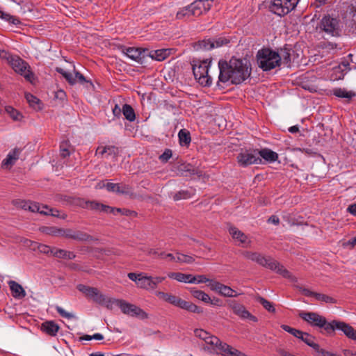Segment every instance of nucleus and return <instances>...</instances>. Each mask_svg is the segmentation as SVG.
<instances>
[{"label":"nucleus","mask_w":356,"mask_h":356,"mask_svg":"<svg viewBox=\"0 0 356 356\" xmlns=\"http://www.w3.org/2000/svg\"><path fill=\"white\" fill-rule=\"evenodd\" d=\"M219 76L217 86L224 88L225 84H240L251 74V67L246 60L232 57L229 61L220 59L218 61Z\"/></svg>","instance_id":"1"},{"label":"nucleus","mask_w":356,"mask_h":356,"mask_svg":"<svg viewBox=\"0 0 356 356\" xmlns=\"http://www.w3.org/2000/svg\"><path fill=\"white\" fill-rule=\"evenodd\" d=\"M258 66L267 72L280 66L279 53L270 48H262L257 53Z\"/></svg>","instance_id":"2"},{"label":"nucleus","mask_w":356,"mask_h":356,"mask_svg":"<svg viewBox=\"0 0 356 356\" xmlns=\"http://www.w3.org/2000/svg\"><path fill=\"white\" fill-rule=\"evenodd\" d=\"M319 29L328 36L338 38L341 35L342 24L337 16L325 14L320 21Z\"/></svg>","instance_id":"3"},{"label":"nucleus","mask_w":356,"mask_h":356,"mask_svg":"<svg viewBox=\"0 0 356 356\" xmlns=\"http://www.w3.org/2000/svg\"><path fill=\"white\" fill-rule=\"evenodd\" d=\"M299 316L312 326L323 328L327 334H331L334 332L332 321L330 323L327 322L324 316L316 312H302L299 314Z\"/></svg>","instance_id":"4"},{"label":"nucleus","mask_w":356,"mask_h":356,"mask_svg":"<svg viewBox=\"0 0 356 356\" xmlns=\"http://www.w3.org/2000/svg\"><path fill=\"white\" fill-rule=\"evenodd\" d=\"M110 302L111 309H112L113 306H116L119 307L124 314L133 317H137L142 320L147 319L148 318V314L143 309L135 305L129 303L124 300L114 298L111 300Z\"/></svg>","instance_id":"5"},{"label":"nucleus","mask_w":356,"mask_h":356,"mask_svg":"<svg viewBox=\"0 0 356 356\" xmlns=\"http://www.w3.org/2000/svg\"><path fill=\"white\" fill-rule=\"evenodd\" d=\"M211 60H204L202 61H194L192 64V69L194 76L198 83L204 86H209L212 80L208 74Z\"/></svg>","instance_id":"6"},{"label":"nucleus","mask_w":356,"mask_h":356,"mask_svg":"<svg viewBox=\"0 0 356 356\" xmlns=\"http://www.w3.org/2000/svg\"><path fill=\"white\" fill-rule=\"evenodd\" d=\"M299 0H273L270 6L272 12L283 16L295 9Z\"/></svg>","instance_id":"7"},{"label":"nucleus","mask_w":356,"mask_h":356,"mask_svg":"<svg viewBox=\"0 0 356 356\" xmlns=\"http://www.w3.org/2000/svg\"><path fill=\"white\" fill-rule=\"evenodd\" d=\"M120 49L128 58L138 63V64L143 65L146 63L148 53L147 49L140 47H127L125 46H121Z\"/></svg>","instance_id":"8"},{"label":"nucleus","mask_w":356,"mask_h":356,"mask_svg":"<svg viewBox=\"0 0 356 356\" xmlns=\"http://www.w3.org/2000/svg\"><path fill=\"white\" fill-rule=\"evenodd\" d=\"M243 256L245 258L254 261L259 265L269 269H275L276 268V265H277V261L270 257H266L257 252L245 251L243 252Z\"/></svg>","instance_id":"9"},{"label":"nucleus","mask_w":356,"mask_h":356,"mask_svg":"<svg viewBox=\"0 0 356 356\" xmlns=\"http://www.w3.org/2000/svg\"><path fill=\"white\" fill-rule=\"evenodd\" d=\"M11 66L15 72L23 76L26 81L33 83L35 75L31 70L29 65L25 60L17 56L15 60H13Z\"/></svg>","instance_id":"10"},{"label":"nucleus","mask_w":356,"mask_h":356,"mask_svg":"<svg viewBox=\"0 0 356 356\" xmlns=\"http://www.w3.org/2000/svg\"><path fill=\"white\" fill-rule=\"evenodd\" d=\"M237 161L240 166L246 167L252 164L261 163V159L258 156L257 149H244L237 155Z\"/></svg>","instance_id":"11"},{"label":"nucleus","mask_w":356,"mask_h":356,"mask_svg":"<svg viewBox=\"0 0 356 356\" xmlns=\"http://www.w3.org/2000/svg\"><path fill=\"white\" fill-rule=\"evenodd\" d=\"M63 237L78 242H89L95 240L92 236L83 231L70 228H63Z\"/></svg>","instance_id":"12"},{"label":"nucleus","mask_w":356,"mask_h":356,"mask_svg":"<svg viewBox=\"0 0 356 356\" xmlns=\"http://www.w3.org/2000/svg\"><path fill=\"white\" fill-rule=\"evenodd\" d=\"M228 307L232 310L233 313L243 319H249L252 321L257 322V318L250 314L245 307L237 302L234 300H229L227 301Z\"/></svg>","instance_id":"13"},{"label":"nucleus","mask_w":356,"mask_h":356,"mask_svg":"<svg viewBox=\"0 0 356 356\" xmlns=\"http://www.w3.org/2000/svg\"><path fill=\"white\" fill-rule=\"evenodd\" d=\"M213 0H195L189 5L192 8V15L198 17L209 11L212 6Z\"/></svg>","instance_id":"14"},{"label":"nucleus","mask_w":356,"mask_h":356,"mask_svg":"<svg viewBox=\"0 0 356 356\" xmlns=\"http://www.w3.org/2000/svg\"><path fill=\"white\" fill-rule=\"evenodd\" d=\"M211 290L218 293L220 296L227 298L237 297V293L231 287L225 285L219 282H210V284H207Z\"/></svg>","instance_id":"15"},{"label":"nucleus","mask_w":356,"mask_h":356,"mask_svg":"<svg viewBox=\"0 0 356 356\" xmlns=\"http://www.w3.org/2000/svg\"><path fill=\"white\" fill-rule=\"evenodd\" d=\"M229 42V41L225 38H218L213 41L210 40H204L199 41L197 44H195L194 47L196 50H211L215 47H222V45L227 44Z\"/></svg>","instance_id":"16"},{"label":"nucleus","mask_w":356,"mask_h":356,"mask_svg":"<svg viewBox=\"0 0 356 356\" xmlns=\"http://www.w3.org/2000/svg\"><path fill=\"white\" fill-rule=\"evenodd\" d=\"M332 326L334 327V331L335 330H341L349 339L356 340V330L350 325L343 322L333 321Z\"/></svg>","instance_id":"17"},{"label":"nucleus","mask_w":356,"mask_h":356,"mask_svg":"<svg viewBox=\"0 0 356 356\" xmlns=\"http://www.w3.org/2000/svg\"><path fill=\"white\" fill-rule=\"evenodd\" d=\"M12 296L15 299H22L26 296V293L21 284L14 280L8 282Z\"/></svg>","instance_id":"18"},{"label":"nucleus","mask_w":356,"mask_h":356,"mask_svg":"<svg viewBox=\"0 0 356 356\" xmlns=\"http://www.w3.org/2000/svg\"><path fill=\"white\" fill-rule=\"evenodd\" d=\"M229 233L234 240L238 241L240 244H243L244 246H248L250 243L248 236L236 227H230L229 228Z\"/></svg>","instance_id":"19"},{"label":"nucleus","mask_w":356,"mask_h":356,"mask_svg":"<svg viewBox=\"0 0 356 356\" xmlns=\"http://www.w3.org/2000/svg\"><path fill=\"white\" fill-rule=\"evenodd\" d=\"M20 154L19 149H14L8 153L6 159L2 161L1 167L3 168H10L13 166L15 161L19 159Z\"/></svg>","instance_id":"20"},{"label":"nucleus","mask_w":356,"mask_h":356,"mask_svg":"<svg viewBox=\"0 0 356 356\" xmlns=\"http://www.w3.org/2000/svg\"><path fill=\"white\" fill-rule=\"evenodd\" d=\"M318 47L323 51V52L327 54H334L342 48L341 44L330 41L321 42Z\"/></svg>","instance_id":"21"},{"label":"nucleus","mask_w":356,"mask_h":356,"mask_svg":"<svg viewBox=\"0 0 356 356\" xmlns=\"http://www.w3.org/2000/svg\"><path fill=\"white\" fill-rule=\"evenodd\" d=\"M168 276L173 280L184 283H195V278L191 274L181 273H170Z\"/></svg>","instance_id":"22"},{"label":"nucleus","mask_w":356,"mask_h":356,"mask_svg":"<svg viewBox=\"0 0 356 356\" xmlns=\"http://www.w3.org/2000/svg\"><path fill=\"white\" fill-rule=\"evenodd\" d=\"M258 156L263 158L265 161L272 163L275 162L278 159V154L273 150L264 148L260 150L257 149Z\"/></svg>","instance_id":"23"},{"label":"nucleus","mask_w":356,"mask_h":356,"mask_svg":"<svg viewBox=\"0 0 356 356\" xmlns=\"http://www.w3.org/2000/svg\"><path fill=\"white\" fill-rule=\"evenodd\" d=\"M41 330L46 334L54 337L59 330V326L52 321L44 322L41 325Z\"/></svg>","instance_id":"24"},{"label":"nucleus","mask_w":356,"mask_h":356,"mask_svg":"<svg viewBox=\"0 0 356 356\" xmlns=\"http://www.w3.org/2000/svg\"><path fill=\"white\" fill-rule=\"evenodd\" d=\"M291 49L287 44L284 48L280 49V52H278L279 56H280V65L284 64L286 67L291 65Z\"/></svg>","instance_id":"25"},{"label":"nucleus","mask_w":356,"mask_h":356,"mask_svg":"<svg viewBox=\"0 0 356 356\" xmlns=\"http://www.w3.org/2000/svg\"><path fill=\"white\" fill-rule=\"evenodd\" d=\"M195 190L192 188L183 189L175 193L172 195V198L175 201L189 199L195 195Z\"/></svg>","instance_id":"26"},{"label":"nucleus","mask_w":356,"mask_h":356,"mask_svg":"<svg viewBox=\"0 0 356 356\" xmlns=\"http://www.w3.org/2000/svg\"><path fill=\"white\" fill-rule=\"evenodd\" d=\"M169 55V49H161L149 51L148 50L147 58L149 57L152 60L162 61L165 60Z\"/></svg>","instance_id":"27"},{"label":"nucleus","mask_w":356,"mask_h":356,"mask_svg":"<svg viewBox=\"0 0 356 356\" xmlns=\"http://www.w3.org/2000/svg\"><path fill=\"white\" fill-rule=\"evenodd\" d=\"M138 287L148 291L155 289V283L153 282L152 276L143 273V276L140 277V281L138 282Z\"/></svg>","instance_id":"28"},{"label":"nucleus","mask_w":356,"mask_h":356,"mask_svg":"<svg viewBox=\"0 0 356 356\" xmlns=\"http://www.w3.org/2000/svg\"><path fill=\"white\" fill-rule=\"evenodd\" d=\"M206 343L213 346V350L218 353L220 354L222 347L225 343H222L218 337L212 335H209L207 340Z\"/></svg>","instance_id":"29"},{"label":"nucleus","mask_w":356,"mask_h":356,"mask_svg":"<svg viewBox=\"0 0 356 356\" xmlns=\"http://www.w3.org/2000/svg\"><path fill=\"white\" fill-rule=\"evenodd\" d=\"M332 94L339 98L346 99L348 102L356 96V94L353 91H348L345 88H334L332 90Z\"/></svg>","instance_id":"30"},{"label":"nucleus","mask_w":356,"mask_h":356,"mask_svg":"<svg viewBox=\"0 0 356 356\" xmlns=\"http://www.w3.org/2000/svg\"><path fill=\"white\" fill-rule=\"evenodd\" d=\"M101 154L103 156L104 154H106V156H113L116 157L118 154V148L115 146H105L104 147H99L96 150V154Z\"/></svg>","instance_id":"31"},{"label":"nucleus","mask_w":356,"mask_h":356,"mask_svg":"<svg viewBox=\"0 0 356 356\" xmlns=\"http://www.w3.org/2000/svg\"><path fill=\"white\" fill-rule=\"evenodd\" d=\"M179 142L182 147H188L191 142L190 131L186 129H181L178 133Z\"/></svg>","instance_id":"32"},{"label":"nucleus","mask_w":356,"mask_h":356,"mask_svg":"<svg viewBox=\"0 0 356 356\" xmlns=\"http://www.w3.org/2000/svg\"><path fill=\"white\" fill-rule=\"evenodd\" d=\"M40 231L47 235L63 237V228H58L54 226H43L40 228Z\"/></svg>","instance_id":"33"},{"label":"nucleus","mask_w":356,"mask_h":356,"mask_svg":"<svg viewBox=\"0 0 356 356\" xmlns=\"http://www.w3.org/2000/svg\"><path fill=\"white\" fill-rule=\"evenodd\" d=\"M223 346L220 354L224 356H247L245 353L234 348L227 343H224Z\"/></svg>","instance_id":"34"},{"label":"nucleus","mask_w":356,"mask_h":356,"mask_svg":"<svg viewBox=\"0 0 356 356\" xmlns=\"http://www.w3.org/2000/svg\"><path fill=\"white\" fill-rule=\"evenodd\" d=\"M54 257L59 259H74L76 257V254L72 251L55 248V252H54Z\"/></svg>","instance_id":"35"},{"label":"nucleus","mask_w":356,"mask_h":356,"mask_svg":"<svg viewBox=\"0 0 356 356\" xmlns=\"http://www.w3.org/2000/svg\"><path fill=\"white\" fill-rule=\"evenodd\" d=\"M113 298H108L104 294L101 293L97 289V291L95 292L92 297V300L102 305H105L108 308H111V302L110 301Z\"/></svg>","instance_id":"36"},{"label":"nucleus","mask_w":356,"mask_h":356,"mask_svg":"<svg viewBox=\"0 0 356 356\" xmlns=\"http://www.w3.org/2000/svg\"><path fill=\"white\" fill-rule=\"evenodd\" d=\"M113 298H108L104 294L101 293L97 289V291L95 292L92 297V300L102 305H105L108 308H111V302L110 301Z\"/></svg>","instance_id":"37"},{"label":"nucleus","mask_w":356,"mask_h":356,"mask_svg":"<svg viewBox=\"0 0 356 356\" xmlns=\"http://www.w3.org/2000/svg\"><path fill=\"white\" fill-rule=\"evenodd\" d=\"M122 112L124 116V118L130 121L133 122L136 119V114L134 108L129 104H124L122 106Z\"/></svg>","instance_id":"38"},{"label":"nucleus","mask_w":356,"mask_h":356,"mask_svg":"<svg viewBox=\"0 0 356 356\" xmlns=\"http://www.w3.org/2000/svg\"><path fill=\"white\" fill-rule=\"evenodd\" d=\"M255 300L259 302L268 312L271 313L275 312V308L273 302L267 300L260 296H257L255 297Z\"/></svg>","instance_id":"39"},{"label":"nucleus","mask_w":356,"mask_h":356,"mask_svg":"<svg viewBox=\"0 0 356 356\" xmlns=\"http://www.w3.org/2000/svg\"><path fill=\"white\" fill-rule=\"evenodd\" d=\"M0 18L8 22V23L14 25H17L21 23L20 20L14 15L5 13L0 8Z\"/></svg>","instance_id":"40"},{"label":"nucleus","mask_w":356,"mask_h":356,"mask_svg":"<svg viewBox=\"0 0 356 356\" xmlns=\"http://www.w3.org/2000/svg\"><path fill=\"white\" fill-rule=\"evenodd\" d=\"M307 345L314 348L315 350H318L319 345L314 341V337L307 332H303L302 337L300 339Z\"/></svg>","instance_id":"41"},{"label":"nucleus","mask_w":356,"mask_h":356,"mask_svg":"<svg viewBox=\"0 0 356 356\" xmlns=\"http://www.w3.org/2000/svg\"><path fill=\"white\" fill-rule=\"evenodd\" d=\"M191 293L194 298L202 300L205 303H207L211 300V297L202 291L194 289L191 290Z\"/></svg>","instance_id":"42"},{"label":"nucleus","mask_w":356,"mask_h":356,"mask_svg":"<svg viewBox=\"0 0 356 356\" xmlns=\"http://www.w3.org/2000/svg\"><path fill=\"white\" fill-rule=\"evenodd\" d=\"M6 111L10 117L15 121L20 120L22 118L21 113L12 106L6 107Z\"/></svg>","instance_id":"43"},{"label":"nucleus","mask_w":356,"mask_h":356,"mask_svg":"<svg viewBox=\"0 0 356 356\" xmlns=\"http://www.w3.org/2000/svg\"><path fill=\"white\" fill-rule=\"evenodd\" d=\"M195 261L194 258L191 256L177 253L176 261L180 263L191 264Z\"/></svg>","instance_id":"44"},{"label":"nucleus","mask_w":356,"mask_h":356,"mask_svg":"<svg viewBox=\"0 0 356 356\" xmlns=\"http://www.w3.org/2000/svg\"><path fill=\"white\" fill-rule=\"evenodd\" d=\"M314 298L319 301L325 302L327 303H335L337 301L334 298L327 296L325 294L315 293Z\"/></svg>","instance_id":"45"},{"label":"nucleus","mask_w":356,"mask_h":356,"mask_svg":"<svg viewBox=\"0 0 356 356\" xmlns=\"http://www.w3.org/2000/svg\"><path fill=\"white\" fill-rule=\"evenodd\" d=\"M70 145L68 142H62L60 145V156L63 158H66L67 156H69L70 154Z\"/></svg>","instance_id":"46"},{"label":"nucleus","mask_w":356,"mask_h":356,"mask_svg":"<svg viewBox=\"0 0 356 356\" xmlns=\"http://www.w3.org/2000/svg\"><path fill=\"white\" fill-rule=\"evenodd\" d=\"M56 248H51L50 246L40 243L38 251L40 253L44 254L48 256H54V252H55Z\"/></svg>","instance_id":"47"},{"label":"nucleus","mask_w":356,"mask_h":356,"mask_svg":"<svg viewBox=\"0 0 356 356\" xmlns=\"http://www.w3.org/2000/svg\"><path fill=\"white\" fill-rule=\"evenodd\" d=\"M276 268L271 269L272 270L276 271L277 273L282 275L284 277L289 278L291 276V273L284 268L283 266H282L279 262L277 261Z\"/></svg>","instance_id":"48"},{"label":"nucleus","mask_w":356,"mask_h":356,"mask_svg":"<svg viewBox=\"0 0 356 356\" xmlns=\"http://www.w3.org/2000/svg\"><path fill=\"white\" fill-rule=\"evenodd\" d=\"M102 207V204H100L95 201H86L85 202V205L83 206V207L86 209L98 211H100Z\"/></svg>","instance_id":"49"},{"label":"nucleus","mask_w":356,"mask_h":356,"mask_svg":"<svg viewBox=\"0 0 356 356\" xmlns=\"http://www.w3.org/2000/svg\"><path fill=\"white\" fill-rule=\"evenodd\" d=\"M100 211H103L107 213H113L115 215L116 213H122V209L119 208L111 207L110 206L102 204Z\"/></svg>","instance_id":"50"},{"label":"nucleus","mask_w":356,"mask_h":356,"mask_svg":"<svg viewBox=\"0 0 356 356\" xmlns=\"http://www.w3.org/2000/svg\"><path fill=\"white\" fill-rule=\"evenodd\" d=\"M74 78L76 79V82H79L81 84H83L86 83L89 84L90 86L93 87L92 83L90 81H88L86 79V77L78 71L74 70Z\"/></svg>","instance_id":"51"},{"label":"nucleus","mask_w":356,"mask_h":356,"mask_svg":"<svg viewBox=\"0 0 356 356\" xmlns=\"http://www.w3.org/2000/svg\"><path fill=\"white\" fill-rule=\"evenodd\" d=\"M56 312L59 314V315L63 318L71 319L75 318V316L70 312H66L64 309H63L60 306H56L55 307Z\"/></svg>","instance_id":"52"},{"label":"nucleus","mask_w":356,"mask_h":356,"mask_svg":"<svg viewBox=\"0 0 356 356\" xmlns=\"http://www.w3.org/2000/svg\"><path fill=\"white\" fill-rule=\"evenodd\" d=\"M0 57L3 59H6L8 61V63L11 65L13 60H15V58L17 57V56H14L9 53L8 51L2 49L0 50Z\"/></svg>","instance_id":"53"},{"label":"nucleus","mask_w":356,"mask_h":356,"mask_svg":"<svg viewBox=\"0 0 356 356\" xmlns=\"http://www.w3.org/2000/svg\"><path fill=\"white\" fill-rule=\"evenodd\" d=\"M172 152L170 149H165L162 154L159 157V160L162 163H167L168 160L172 157Z\"/></svg>","instance_id":"54"},{"label":"nucleus","mask_w":356,"mask_h":356,"mask_svg":"<svg viewBox=\"0 0 356 356\" xmlns=\"http://www.w3.org/2000/svg\"><path fill=\"white\" fill-rule=\"evenodd\" d=\"M26 99L29 103L30 106H34L35 104H38L40 100L36 97L31 93H26L25 95Z\"/></svg>","instance_id":"55"},{"label":"nucleus","mask_w":356,"mask_h":356,"mask_svg":"<svg viewBox=\"0 0 356 356\" xmlns=\"http://www.w3.org/2000/svg\"><path fill=\"white\" fill-rule=\"evenodd\" d=\"M184 170L188 172L191 175H197L198 176L202 175V172L197 168L193 167L191 165L188 164L184 166Z\"/></svg>","instance_id":"56"},{"label":"nucleus","mask_w":356,"mask_h":356,"mask_svg":"<svg viewBox=\"0 0 356 356\" xmlns=\"http://www.w3.org/2000/svg\"><path fill=\"white\" fill-rule=\"evenodd\" d=\"M194 277L195 278V283H197V284H200V283H208V284H210V282H215L213 280H209V279L207 278L203 275H200L194 276Z\"/></svg>","instance_id":"57"},{"label":"nucleus","mask_w":356,"mask_h":356,"mask_svg":"<svg viewBox=\"0 0 356 356\" xmlns=\"http://www.w3.org/2000/svg\"><path fill=\"white\" fill-rule=\"evenodd\" d=\"M143 273L136 274L135 273H128V277L131 280L136 282V284L138 286V282L140 281V277H142Z\"/></svg>","instance_id":"58"},{"label":"nucleus","mask_w":356,"mask_h":356,"mask_svg":"<svg viewBox=\"0 0 356 356\" xmlns=\"http://www.w3.org/2000/svg\"><path fill=\"white\" fill-rule=\"evenodd\" d=\"M176 257H177L174 256L171 253H165L164 252H161L159 254V258L166 259H168L169 261H176Z\"/></svg>","instance_id":"59"},{"label":"nucleus","mask_w":356,"mask_h":356,"mask_svg":"<svg viewBox=\"0 0 356 356\" xmlns=\"http://www.w3.org/2000/svg\"><path fill=\"white\" fill-rule=\"evenodd\" d=\"M195 335L199 337L200 339L204 340V341L207 340V337L210 335L209 333L203 330H196L195 331Z\"/></svg>","instance_id":"60"},{"label":"nucleus","mask_w":356,"mask_h":356,"mask_svg":"<svg viewBox=\"0 0 356 356\" xmlns=\"http://www.w3.org/2000/svg\"><path fill=\"white\" fill-rule=\"evenodd\" d=\"M188 311L197 314H200L203 312V310L201 307L197 306L196 305L192 302H190Z\"/></svg>","instance_id":"61"},{"label":"nucleus","mask_w":356,"mask_h":356,"mask_svg":"<svg viewBox=\"0 0 356 356\" xmlns=\"http://www.w3.org/2000/svg\"><path fill=\"white\" fill-rule=\"evenodd\" d=\"M120 194L131 195L132 194L131 187L127 184H122V188H121V191H120Z\"/></svg>","instance_id":"62"},{"label":"nucleus","mask_w":356,"mask_h":356,"mask_svg":"<svg viewBox=\"0 0 356 356\" xmlns=\"http://www.w3.org/2000/svg\"><path fill=\"white\" fill-rule=\"evenodd\" d=\"M29 205V211L31 212H38L40 209V205L37 202H30Z\"/></svg>","instance_id":"63"},{"label":"nucleus","mask_w":356,"mask_h":356,"mask_svg":"<svg viewBox=\"0 0 356 356\" xmlns=\"http://www.w3.org/2000/svg\"><path fill=\"white\" fill-rule=\"evenodd\" d=\"M64 78L70 85H74L76 83V79L74 78L73 75L70 72H67V73L64 74Z\"/></svg>","instance_id":"64"}]
</instances>
